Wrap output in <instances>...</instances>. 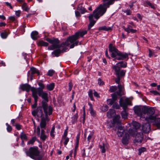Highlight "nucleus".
I'll return each instance as SVG.
<instances>
[{"label":"nucleus","mask_w":160,"mask_h":160,"mask_svg":"<svg viewBox=\"0 0 160 160\" xmlns=\"http://www.w3.org/2000/svg\"><path fill=\"white\" fill-rule=\"evenodd\" d=\"M46 40L50 43L52 44V45L48 47V49L49 50H53L57 49L52 53V55H54L53 56V57H58L60 56L61 52H66L68 48L64 47L65 46H68L70 44V43L67 40L65 42H63L60 44H59V40L57 38H53L52 39H50V38H48L46 39Z\"/></svg>","instance_id":"f257e3e1"},{"label":"nucleus","mask_w":160,"mask_h":160,"mask_svg":"<svg viewBox=\"0 0 160 160\" xmlns=\"http://www.w3.org/2000/svg\"><path fill=\"white\" fill-rule=\"evenodd\" d=\"M102 4H100L99 7L97 8L93 11L94 17L98 19L100 16L103 15L106 12L107 8L109 6L114 3V0H102Z\"/></svg>","instance_id":"f03ea898"},{"label":"nucleus","mask_w":160,"mask_h":160,"mask_svg":"<svg viewBox=\"0 0 160 160\" xmlns=\"http://www.w3.org/2000/svg\"><path fill=\"white\" fill-rule=\"evenodd\" d=\"M108 48L109 52H111V57L114 58L113 61L123 60L126 58L127 60L128 59V53L121 52L115 46H113L112 43L109 44Z\"/></svg>","instance_id":"7ed1b4c3"},{"label":"nucleus","mask_w":160,"mask_h":160,"mask_svg":"<svg viewBox=\"0 0 160 160\" xmlns=\"http://www.w3.org/2000/svg\"><path fill=\"white\" fill-rule=\"evenodd\" d=\"M24 151L25 152L26 155L32 158L37 160H42V156L39 155L40 151L38 147H30L28 150L25 148Z\"/></svg>","instance_id":"20e7f679"},{"label":"nucleus","mask_w":160,"mask_h":160,"mask_svg":"<svg viewBox=\"0 0 160 160\" xmlns=\"http://www.w3.org/2000/svg\"><path fill=\"white\" fill-rule=\"evenodd\" d=\"M87 31L84 30L82 32H76L75 34L67 38V40L71 43H72L70 46L71 48H73L75 45L77 46L78 43V41H76L80 37H82L87 33Z\"/></svg>","instance_id":"39448f33"},{"label":"nucleus","mask_w":160,"mask_h":160,"mask_svg":"<svg viewBox=\"0 0 160 160\" xmlns=\"http://www.w3.org/2000/svg\"><path fill=\"white\" fill-rule=\"evenodd\" d=\"M45 114V117H42L41 118V121L40 123V126L41 128H45L46 125V121H49V119L48 118V115H50L52 113V109L51 106L48 107V110H43Z\"/></svg>","instance_id":"423d86ee"},{"label":"nucleus","mask_w":160,"mask_h":160,"mask_svg":"<svg viewBox=\"0 0 160 160\" xmlns=\"http://www.w3.org/2000/svg\"><path fill=\"white\" fill-rule=\"evenodd\" d=\"M143 111L144 113L147 114L148 117H147L146 119L147 122H152L155 118V117L152 116L155 113L154 109L152 107L148 108L146 107H144L143 109Z\"/></svg>","instance_id":"0eeeda50"},{"label":"nucleus","mask_w":160,"mask_h":160,"mask_svg":"<svg viewBox=\"0 0 160 160\" xmlns=\"http://www.w3.org/2000/svg\"><path fill=\"white\" fill-rule=\"evenodd\" d=\"M37 94L43 100L42 102V104L43 110H48V107L47 102H48V94L43 91L38 92Z\"/></svg>","instance_id":"6e6552de"},{"label":"nucleus","mask_w":160,"mask_h":160,"mask_svg":"<svg viewBox=\"0 0 160 160\" xmlns=\"http://www.w3.org/2000/svg\"><path fill=\"white\" fill-rule=\"evenodd\" d=\"M113 68L114 69L117 76H119L121 78L125 76L126 73L125 70H122L120 71V68L117 66H114Z\"/></svg>","instance_id":"1a4fd4ad"},{"label":"nucleus","mask_w":160,"mask_h":160,"mask_svg":"<svg viewBox=\"0 0 160 160\" xmlns=\"http://www.w3.org/2000/svg\"><path fill=\"white\" fill-rule=\"evenodd\" d=\"M143 139V133L141 132L137 133L136 135L135 139L133 141V142L135 144L137 145L138 143H141Z\"/></svg>","instance_id":"9d476101"},{"label":"nucleus","mask_w":160,"mask_h":160,"mask_svg":"<svg viewBox=\"0 0 160 160\" xmlns=\"http://www.w3.org/2000/svg\"><path fill=\"white\" fill-rule=\"evenodd\" d=\"M38 84L39 86V87L37 88L32 87L31 88V91L32 92V93H33V90H35L36 92V94L37 95V92H38L43 91V89L45 88V86L44 84L41 82H38Z\"/></svg>","instance_id":"9b49d317"},{"label":"nucleus","mask_w":160,"mask_h":160,"mask_svg":"<svg viewBox=\"0 0 160 160\" xmlns=\"http://www.w3.org/2000/svg\"><path fill=\"white\" fill-rule=\"evenodd\" d=\"M150 122H148L147 123L143 124L142 129L145 133H148L150 130V126L149 123Z\"/></svg>","instance_id":"f8f14e48"},{"label":"nucleus","mask_w":160,"mask_h":160,"mask_svg":"<svg viewBox=\"0 0 160 160\" xmlns=\"http://www.w3.org/2000/svg\"><path fill=\"white\" fill-rule=\"evenodd\" d=\"M120 106L123 108V110H126L127 105L129 104V102L128 100H126L125 102H123L122 98H121L119 101Z\"/></svg>","instance_id":"ddd939ff"},{"label":"nucleus","mask_w":160,"mask_h":160,"mask_svg":"<svg viewBox=\"0 0 160 160\" xmlns=\"http://www.w3.org/2000/svg\"><path fill=\"white\" fill-rule=\"evenodd\" d=\"M93 15L92 14H90L88 16V18L90 20V23L88 25V30H89L96 23V21L94 20L93 19Z\"/></svg>","instance_id":"4468645a"},{"label":"nucleus","mask_w":160,"mask_h":160,"mask_svg":"<svg viewBox=\"0 0 160 160\" xmlns=\"http://www.w3.org/2000/svg\"><path fill=\"white\" fill-rule=\"evenodd\" d=\"M32 96L34 98L35 103L32 105V107L33 108H35L37 106V102L38 98V97L37 95L36 94V92L35 90H33V93H32Z\"/></svg>","instance_id":"2eb2a0df"},{"label":"nucleus","mask_w":160,"mask_h":160,"mask_svg":"<svg viewBox=\"0 0 160 160\" xmlns=\"http://www.w3.org/2000/svg\"><path fill=\"white\" fill-rule=\"evenodd\" d=\"M20 88L22 90L26 91L28 92L30 89L31 86L27 84H22L20 85Z\"/></svg>","instance_id":"dca6fc26"},{"label":"nucleus","mask_w":160,"mask_h":160,"mask_svg":"<svg viewBox=\"0 0 160 160\" xmlns=\"http://www.w3.org/2000/svg\"><path fill=\"white\" fill-rule=\"evenodd\" d=\"M129 136L128 133H125V135L122 138V142L124 145L128 144Z\"/></svg>","instance_id":"f3484780"},{"label":"nucleus","mask_w":160,"mask_h":160,"mask_svg":"<svg viewBox=\"0 0 160 160\" xmlns=\"http://www.w3.org/2000/svg\"><path fill=\"white\" fill-rule=\"evenodd\" d=\"M42 109L43 108L42 106H39L37 108L36 111L37 112V116L38 117H41V118L42 117L43 115V111Z\"/></svg>","instance_id":"a211bd4d"},{"label":"nucleus","mask_w":160,"mask_h":160,"mask_svg":"<svg viewBox=\"0 0 160 160\" xmlns=\"http://www.w3.org/2000/svg\"><path fill=\"white\" fill-rule=\"evenodd\" d=\"M124 128L122 126H119L118 128L117 133L119 137H121L124 134Z\"/></svg>","instance_id":"6ab92c4d"},{"label":"nucleus","mask_w":160,"mask_h":160,"mask_svg":"<svg viewBox=\"0 0 160 160\" xmlns=\"http://www.w3.org/2000/svg\"><path fill=\"white\" fill-rule=\"evenodd\" d=\"M118 91L115 92L117 93L118 95L119 96H121L123 95L124 93L122 91V87L121 84H118Z\"/></svg>","instance_id":"aec40b11"},{"label":"nucleus","mask_w":160,"mask_h":160,"mask_svg":"<svg viewBox=\"0 0 160 160\" xmlns=\"http://www.w3.org/2000/svg\"><path fill=\"white\" fill-rule=\"evenodd\" d=\"M120 117L119 115H117L115 116L113 119V124H116L118 125L120 124L121 121L120 120Z\"/></svg>","instance_id":"412c9836"},{"label":"nucleus","mask_w":160,"mask_h":160,"mask_svg":"<svg viewBox=\"0 0 160 160\" xmlns=\"http://www.w3.org/2000/svg\"><path fill=\"white\" fill-rule=\"evenodd\" d=\"M134 112L138 116H141L142 115V112L141 109L139 107L135 108L134 109Z\"/></svg>","instance_id":"4be33fe9"},{"label":"nucleus","mask_w":160,"mask_h":160,"mask_svg":"<svg viewBox=\"0 0 160 160\" xmlns=\"http://www.w3.org/2000/svg\"><path fill=\"white\" fill-rule=\"evenodd\" d=\"M29 73H31L33 75L35 73L37 74L38 75L39 74V71L34 67H32L31 68L30 70L29 71Z\"/></svg>","instance_id":"5701e85b"},{"label":"nucleus","mask_w":160,"mask_h":160,"mask_svg":"<svg viewBox=\"0 0 160 160\" xmlns=\"http://www.w3.org/2000/svg\"><path fill=\"white\" fill-rule=\"evenodd\" d=\"M38 33L36 31H34L32 32L31 33V37L34 40H36L38 38Z\"/></svg>","instance_id":"b1692460"},{"label":"nucleus","mask_w":160,"mask_h":160,"mask_svg":"<svg viewBox=\"0 0 160 160\" xmlns=\"http://www.w3.org/2000/svg\"><path fill=\"white\" fill-rule=\"evenodd\" d=\"M132 124L133 127V129L135 130L139 129L140 127V124L137 122H133L132 123Z\"/></svg>","instance_id":"393cba45"},{"label":"nucleus","mask_w":160,"mask_h":160,"mask_svg":"<svg viewBox=\"0 0 160 160\" xmlns=\"http://www.w3.org/2000/svg\"><path fill=\"white\" fill-rule=\"evenodd\" d=\"M77 9L82 14H83L87 11L86 9L82 7V4H80L78 5Z\"/></svg>","instance_id":"a878e982"},{"label":"nucleus","mask_w":160,"mask_h":160,"mask_svg":"<svg viewBox=\"0 0 160 160\" xmlns=\"http://www.w3.org/2000/svg\"><path fill=\"white\" fill-rule=\"evenodd\" d=\"M115 113V111L113 109H109V111L107 112V116L108 118H110L114 115Z\"/></svg>","instance_id":"bb28decb"},{"label":"nucleus","mask_w":160,"mask_h":160,"mask_svg":"<svg viewBox=\"0 0 160 160\" xmlns=\"http://www.w3.org/2000/svg\"><path fill=\"white\" fill-rule=\"evenodd\" d=\"M154 120V123L158 128H160V118H156L152 121Z\"/></svg>","instance_id":"cd10ccee"},{"label":"nucleus","mask_w":160,"mask_h":160,"mask_svg":"<svg viewBox=\"0 0 160 160\" xmlns=\"http://www.w3.org/2000/svg\"><path fill=\"white\" fill-rule=\"evenodd\" d=\"M8 30H5L4 32L1 33V36L2 38L3 39L6 38L9 33L8 32Z\"/></svg>","instance_id":"c85d7f7f"},{"label":"nucleus","mask_w":160,"mask_h":160,"mask_svg":"<svg viewBox=\"0 0 160 160\" xmlns=\"http://www.w3.org/2000/svg\"><path fill=\"white\" fill-rule=\"evenodd\" d=\"M99 30H104L105 31H108L109 30H111L112 28L110 27H108L107 28L105 26H103L101 27H100L98 28Z\"/></svg>","instance_id":"c756f323"},{"label":"nucleus","mask_w":160,"mask_h":160,"mask_svg":"<svg viewBox=\"0 0 160 160\" xmlns=\"http://www.w3.org/2000/svg\"><path fill=\"white\" fill-rule=\"evenodd\" d=\"M99 147L101 150V152L102 153L105 152L106 151L105 149L106 145L103 142H101V144L99 145Z\"/></svg>","instance_id":"7c9ffc66"},{"label":"nucleus","mask_w":160,"mask_h":160,"mask_svg":"<svg viewBox=\"0 0 160 160\" xmlns=\"http://www.w3.org/2000/svg\"><path fill=\"white\" fill-rule=\"evenodd\" d=\"M55 86V84L54 83H52L50 84H47V89L49 91H52L53 90Z\"/></svg>","instance_id":"2f4dec72"},{"label":"nucleus","mask_w":160,"mask_h":160,"mask_svg":"<svg viewBox=\"0 0 160 160\" xmlns=\"http://www.w3.org/2000/svg\"><path fill=\"white\" fill-rule=\"evenodd\" d=\"M63 140H65L64 142V144L65 145H67L69 141V138L67 137H62V139L61 141V142H62Z\"/></svg>","instance_id":"473e14b6"},{"label":"nucleus","mask_w":160,"mask_h":160,"mask_svg":"<svg viewBox=\"0 0 160 160\" xmlns=\"http://www.w3.org/2000/svg\"><path fill=\"white\" fill-rule=\"evenodd\" d=\"M20 138L22 140H23V139L26 140H28L27 136L23 132L21 133L20 135Z\"/></svg>","instance_id":"72a5a7b5"},{"label":"nucleus","mask_w":160,"mask_h":160,"mask_svg":"<svg viewBox=\"0 0 160 160\" xmlns=\"http://www.w3.org/2000/svg\"><path fill=\"white\" fill-rule=\"evenodd\" d=\"M119 64L120 67L125 68L127 67V63L126 62H124L123 61H121L118 62L117 64Z\"/></svg>","instance_id":"f704fd0d"},{"label":"nucleus","mask_w":160,"mask_h":160,"mask_svg":"<svg viewBox=\"0 0 160 160\" xmlns=\"http://www.w3.org/2000/svg\"><path fill=\"white\" fill-rule=\"evenodd\" d=\"M78 118V115L77 113L75 114L72 118V123L73 124L77 121Z\"/></svg>","instance_id":"c9c22d12"},{"label":"nucleus","mask_w":160,"mask_h":160,"mask_svg":"<svg viewBox=\"0 0 160 160\" xmlns=\"http://www.w3.org/2000/svg\"><path fill=\"white\" fill-rule=\"evenodd\" d=\"M123 29L128 33L130 32V30L132 29V27L131 25H128L127 28H126L124 26L122 27Z\"/></svg>","instance_id":"e433bc0d"},{"label":"nucleus","mask_w":160,"mask_h":160,"mask_svg":"<svg viewBox=\"0 0 160 160\" xmlns=\"http://www.w3.org/2000/svg\"><path fill=\"white\" fill-rule=\"evenodd\" d=\"M22 8L23 10L25 11L28 12V11L29 8L27 7V5L26 3L24 2L22 5Z\"/></svg>","instance_id":"4c0bfd02"},{"label":"nucleus","mask_w":160,"mask_h":160,"mask_svg":"<svg viewBox=\"0 0 160 160\" xmlns=\"http://www.w3.org/2000/svg\"><path fill=\"white\" fill-rule=\"evenodd\" d=\"M39 44L41 46H47L48 45V43L43 41H41L39 42Z\"/></svg>","instance_id":"58836bf2"},{"label":"nucleus","mask_w":160,"mask_h":160,"mask_svg":"<svg viewBox=\"0 0 160 160\" xmlns=\"http://www.w3.org/2000/svg\"><path fill=\"white\" fill-rule=\"evenodd\" d=\"M36 140V138L35 137H33L31 140H29L28 142V144H33L34 142Z\"/></svg>","instance_id":"ea45409f"},{"label":"nucleus","mask_w":160,"mask_h":160,"mask_svg":"<svg viewBox=\"0 0 160 160\" xmlns=\"http://www.w3.org/2000/svg\"><path fill=\"white\" fill-rule=\"evenodd\" d=\"M146 148L144 147H142L138 149V155H140L141 153L146 151Z\"/></svg>","instance_id":"a19ab883"},{"label":"nucleus","mask_w":160,"mask_h":160,"mask_svg":"<svg viewBox=\"0 0 160 160\" xmlns=\"http://www.w3.org/2000/svg\"><path fill=\"white\" fill-rule=\"evenodd\" d=\"M117 89V87L116 86H112L110 88L109 91L110 92H112L115 91Z\"/></svg>","instance_id":"79ce46f5"},{"label":"nucleus","mask_w":160,"mask_h":160,"mask_svg":"<svg viewBox=\"0 0 160 160\" xmlns=\"http://www.w3.org/2000/svg\"><path fill=\"white\" fill-rule=\"evenodd\" d=\"M88 95L90 98L91 100L92 101L93 100V92L92 90V89H90L88 92Z\"/></svg>","instance_id":"37998d69"},{"label":"nucleus","mask_w":160,"mask_h":160,"mask_svg":"<svg viewBox=\"0 0 160 160\" xmlns=\"http://www.w3.org/2000/svg\"><path fill=\"white\" fill-rule=\"evenodd\" d=\"M121 115L122 118H126L127 116V113L126 110H124L122 112Z\"/></svg>","instance_id":"c03bdc74"},{"label":"nucleus","mask_w":160,"mask_h":160,"mask_svg":"<svg viewBox=\"0 0 160 160\" xmlns=\"http://www.w3.org/2000/svg\"><path fill=\"white\" fill-rule=\"evenodd\" d=\"M108 104L111 105H112L115 102L114 100L112 99H109L107 100Z\"/></svg>","instance_id":"a18cd8bd"},{"label":"nucleus","mask_w":160,"mask_h":160,"mask_svg":"<svg viewBox=\"0 0 160 160\" xmlns=\"http://www.w3.org/2000/svg\"><path fill=\"white\" fill-rule=\"evenodd\" d=\"M40 139L43 141L45 140L47 138V136L45 135V133L41 134L40 137Z\"/></svg>","instance_id":"49530a36"},{"label":"nucleus","mask_w":160,"mask_h":160,"mask_svg":"<svg viewBox=\"0 0 160 160\" xmlns=\"http://www.w3.org/2000/svg\"><path fill=\"white\" fill-rule=\"evenodd\" d=\"M117 93L115 92L111 94V96L112 98V99L115 101H116L117 99Z\"/></svg>","instance_id":"de8ad7c7"},{"label":"nucleus","mask_w":160,"mask_h":160,"mask_svg":"<svg viewBox=\"0 0 160 160\" xmlns=\"http://www.w3.org/2000/svg\"><path fill=\"white\" fill-rule=\"evenodd\" d=\"M112 107L114 109H119L120 108L119 106L118 105V103L115 102L112 105Z\"/></svg>","instance_id":"09e8293b"},{"label":"nucleus","mask_w":160,"mask_h":160,"mask_svg":"<svg viewBox=\"0 0 160 160\" xmlns=\"http://www.w3.org/2000/svg\"><path fill=\"white\" fill-rule=\"evenodd\" d=\"M135 129H133L130 128L129 129L128 132L129 134L132 136H133L135 134Z\"/></svg>","instance_id":"8fccbe9b"},{"label":"nucleus","mask_w":160,"mask_h":160,"mask_svg":"<svg viewBox=\"0 0 160 160\" xmlns=\"http://www.w3.org/2000/svg\"><path fill=\"white\" fill-rule=\"evenodd\" d=\"M147 4L149 5L150 7L152 8L153 9H155V7L154 6V5L150 2L148 1H147L146 2Z\"/></svg>","instance_id":"3c124183"},{"label":"nucleus","mask_w":160,"mask_h":160,"mask_svg":"<svg viewBox=\"0 0 160 160\" xmlns=\"http://www.w3.org/2000/svg\"><path fill=\"white\" fill-rule=\"evenodd\" d=\"M98 84L100 86H102L104 84V83L100 78H99L98 79Z\"/></svg>","instance_id":"603ef678"},{"label":"nucleus","mask_w":160,"mask_h":160,"mask_svg":"<svg viewBox=\"0 0 160 160\" xmlns=\"http://www.w3.org/2000/svg\"><path fill=\"white\" fill-rule=\"evenodd\" d=\"M108 109V105H106L103 106L102 108V111L103 112H105L107 111Z\"/></svg>","instance_id":"864d4df0"},{"label":"nucleus","mask_w":160,"mask_h":160,"mask_svg":"<svg viewBox=\"0 0 160 160\" xmlns=\"http://www.w3.org/2000/svg\"><path fill=\"white\" fill-rule=\"evenodd\" d=\"M83 122L82 123H84L85 122V106H84L83 108Z\"/></svg>","instance_id":"5fc2aeb1"},{"label":"nucleus","mask_w":160,"mask_h":160,"mask_svg":"<svg viewBox=\"0 0 160 160\" xmlns=\"http://www.w3.org/2000/svg\"><path fill=\"white\" fill-rule=\"evenodd\" d=\"M54 73V71L53 70H49L48 73V75L50 76H52L53 75Z\"/></svg>","instance_id":"6e6d98bb"},{"label":"nucleus","mask_w":160,"mask_h":160,"mask_svg":"<svg viewBox=\"0 0 160 160\" xmlns=\"http://www.w3.org/2000/svg\"><path fill=\"white\" fill-rule=\"evenodd\" d=\"M89 110L90 111V114L93 117L95 116V112L93 110V109H89Z\"/></svg>","instance_id":"4d7b16f0"},{"label":"nucleus","mask_w":160,"mask_h":160,"mask_svg":"<svg viewBox=\"0 0 160 160\" xmlns=\"http://www.w3.org/2000/svg\"><path fill=\"white\" fill-rule=\"evenodd\" d=\"M68 127H67L66 129L65 130L64 134L62 137H67L68 135Z\"/></svg>","instance_id":"13d9d810"},{"label":"nucleus","mask_w":160,"mask_h":160,"mask_svg":"<svg viewBox=\"0 0 160 160\" xmlns=\"http://www.w3.org/2000/svg\"><path fill=\"white\" fill-rule=\"evenodd\" d=\"M121 79V78L119 77V76H117V78L115 79V82L118 84H119L120 80Z\"/></svg>","instance_id":"bf43d9fd"},{"label":"nucleus","mask_w":160,"mask_h":160,"mask_svg":"<svg viewBox=\"0 0 160 160\" xmlns=\"http://www.w3.org/2000/svg\"><path fill=\"white\" fill-rule=\"evenodd\" d=\"M73 84L72 83L70 82L68 83V86H69V91H71L72 89V86H73Z\"/></svg>","instance_id":"052dcab7"},{"label":"nucleus","mask_w":160,"mask_h":160,"mask_svg":"<svg viewBox=\"0 0 160 160\" xmlns=\"http://www.w3.org/2000/svg\"><path fill=\"white\" fill-rule=\"evenodd\" d=\"M150 92L155 95H157L159 94V93L156 91H151Z\"/></svg>","instance_id":"680f3d73"},{"label":"nucleus","mask_w":160,"mask_h":160,"mask_svg":"<svg viewBox=\"0 0 160 160\" xmlns=\"http://www.w3.org/2000/svg\"><path fill=\"white\" fill-rule=\"evenodd\" d=\"M37 135L39 136L40 134V129L39 127H37Z\"/></svg>","instance_id":"e2e57ef3"},{"label":"nucleus","mask_w":160,"mask_h":160,"mask_svg":"<svg viewBox=\"0 0 160 160\" xmlns=\"http://www.w3.org/2000/svg\"><path fill=\"white\" fill-rule=\"evenodd\" d=\"M21 125L19 124H16L15 125L16 128L18 130H19L21 128Z\"/></svg>","instance_id":"0e129e2a"},{"label":"nucleus","mask_w":160,"mask_h":160,"mask_svg":"<svg viewBox=\"0 0 160 160\" xmlns=\"http://www.w3.org/2000/svg\"><path fill=\"white\" fill-rule=\"evenodd\" d=\"M94 95L95 97H96L97 98H99L100 97V96L99 95V94H98V93L96 91H95V90H94Z\"/></svg>","instance_id":"69168bd1"},{"label":"nucleus","mask_w":160,"mask_h":160,"mask_svg":"<svg viewBox=\"0 0 160 160\" xmlns=\"http://www.w3.org/2000/svg\"><path fill=\"white\" fill-rule=\"evenodd\" d=\"M93 134L92 133H91L89 135V136L87 138V139H88V141L89 142L90 140H91V139L92 137L93 136Z\"/></svg>","instance_id":"338daca9"},{"label":"nucleus","mask_w":160,"mask_h":160,"mask_svg":"<svg viewBox=\"0 0 160 160\" xmlns=\"http://www.w3.org/2000/svg\"><path fill=\"white\" fill-rule=\"evenodd\" d=\"M7 130L8 132H10L12 130V128L10 126H9L7 128Z\"/></svg>","instance_id":"774afa93"}]
</instances>
